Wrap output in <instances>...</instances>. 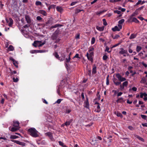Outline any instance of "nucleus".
I'll return each instance as SVG.
<instances>
[{
    "mask_svg": "<svg viewBox=\"0 0 147 147\" xmlns=\"http://www.w3.org/2000/svg\"><path fill=\"white\" fill-rule=\"evenodd\" d=\"M28 132H29L30 134L34 138H36L39 136L38 134V132L34 128H31L28 129Z\"/></svg>",
    "mask_w": 147,
    "mask_h": 147,
    "instance_id": "1",
    "label": "nucleus"
},
{
    "mask_svg": "<svg viewBox=\"0 0 147 147\" xmlns=\"http://www.w3.org/2000/svg\"><path fill=\"white\" fill-rule=\"evenodd\" d=\"M45 43V41L42 42L41 41L36 40L34 42L32 45L35 47H40L44 45Z\"/></svg>",
    "mask_w": 147,
    "mask_h": 147,
    "instance_id": "2",
    "label": "nucleus"
},
{
    "mask_svg": "<svg viewBox=\"0 0 147 147\" xmlns=\"http://www.w3.org/2000/svg\"><path fill=\"white\" fill-rule=\"evenodd\" d=\"M94 53L93 52H89V53L87 52L86 54V56L88 59L92 62L93 61V56H94Z\"/></svg>",
    "mask_w": 147,
    "mask_h": 147,
    "instance_id": "3",
    "label": "nucleus"
},
{
    "mask_svg": "<svg viewBox=\"0 0 147 147\" xmlns=\"http://www.w3.org/2000/svg\"><path fill=\"white\" fill-rule=\"evenodd\" d=\"M58 37V35L56 34L53 33L51 36V38L53 40H55V43H58L60 40V39Z\"/></svg>",
    "mask_w": 147,
    "mask_h": 147,
    "instance_id": "4",
    "label": "nucleus"
},
{
    "mask_svg": "<svg viewBox=\"0 0 147 147\" xmlns=\"http://www.w3.org/2000/svg\"><path fill=\"white\" fill-rule=\"evenodd\" d=\"M28 28V24H26L25 26H24L22 27V32L23 34L26 38H28V32L26 31V28Z\"/></svg>",
    "mask_w": 147,
    "mask_h": 147,
    "instance_id": "5",
    "label": "nucleus"
},
{
    "mask_svg": "<svg viewBox=\"0 0 147 147\" xmlns=\"http://www.w3.org/2000/svg\"><path fill=\"white\" fill-rule=\"evenodd\" d=\"M52 24L51 21L49 20L45 23L42 24V26L43 27H45L47 29L50 28V25Z\"/></svg>",
    "mask_w": 147,
    "mask_h": 147,
    "instance_id": "6",
    "label": "nucleus"
},
{
    "mask_svg": "<svg viewBox=\"0 0 147 147\" xmlns=\"http://www.w3.org/2000/svg\"><path fill=\"white\" fill-rule=\"evenodd\" d=\"M116 76L118 78L119 82H121L125 81L126 80L125 78L122 77L119 73L116 74Z\"/></svg>",
    "mask_w": 147,
    "mask_h": 147,
    "instance_id": "7",
    "label": "nucleus"
},
{
    "mask_svg": "<svg viewBox=\"0 0 147 147\" xmlns=\"http://www.w3.org/2000/svg\"><path fill=\"white\" fill-rule=\"evenodd\" d=\"M45 134L46 136L49 137L51 141L53 142L55 141L54 138L53 136V134L51 132H46L45 133Z\"/></svg>",
    "mask_w": 147,
    "mask_h": 147,
    "instance_id": "8",
    "label": "nucleus"
},
{
    "mask_svg": "<svg viewBox=\"0 0 147 147\" xmlns=\"http://www.w3.org/2000/svg\"><path fill=\"white\" fill-rule=\"evenodd\" d=\"M53 55L57 59L61 61H63L65 57H59L57 52H55L54 53Z\"/></svg>",
    "mask_w": 147,
    "mask_h": 147,
    "instance_id": "9",
    "label": "nucleus"
},
{
    "mask_svg": "<svg viewBox=\"0 0 147 147\" xmlns=\"http://www.w3.org/2000/svg\"><path fill=\"white\" fill-rule=\"evenodd\" d=\"M22 25L24 24L26 22L28 23V15H26L24 18H22L20 20Z\"/></svg>",
    "mask_w": 147,
    "mask_h": 147,
    "instance_id": "10",
    "label": "nucleus"
},
{
    "mask_svg": "<svg viewBox=\"0 0 147 147\" xmlns=\"http://www.w3.org/2000/svg\"><path fill=\"white\" fill-rule=\"evenodd\" d=\"M20 123L18 121H13L12 125L13 127H18L20 129V127L19 126Z\"/></svg>",
    "mask_w": 147,
    "mask_h": 147,
    "instance_id": "11",
    "label": "nucleus"
},
{
    "mask_svg": "<svg viewBox=\"0 0 147 147\" xmlns=\"http://www.w3.org/2000/svg\"><path fill=\"white\" fill-rule=\"evenodd\" d=\"M120 51L119 52V53L120 54L123 55L124 54H127L128 55V54L127 53V50H124L123 48H120Z\"/></svg>",
    "mask_w": 147,
    "mask_h": 147,
    "instance_id": "12",
    "label": "nucleus"
},
{
    "mask_svg": "<svg viewBox=\"0 0 147 147\" xmlns=\"http://www.w3.org/2000/svg\"><path fill=\"white\" fill-rule=\"evenodd\" d=\"M138 14V11H137V10H136L130 16L129 19L128 20V22H131V19H132V17L137 15Z\"/></svg>",
    "mask_w": 147,
    "mask_h": 147,
    "instance_id": "13",
    "label": "nucleus"
},
{
    "mask_svg": "<svg viewBox=\"0 0 147 147\" xmlns=\"http://www.w3.org/2000/svg\"><path fill=\"white\" fill-rule=\"evenodd\" d=\"M10 60L12 61L13 64L14 66L18 68V61H16L13 58L11 57L9 58Z\"/></svg>",
    "mask_w": 147,
    "mask_h": 147,
    "instance_id": "14",
    "label": "nucleus"
},
{
    "mask_svg": "<svg viewBox=\"0 0 147 147\" xmlns=\"http://www.w3.org/2000/svg\"><path fill=\"white\" fill-rule=\"evenodd\" d=\"M113 81L114 84L116 86L119 85L121 84V82L118 81L117 78H114L113 79Z\"/></svg>",
    "mask_w": 147,
    "mask_h": 147,
    "instance_id": "15",
    "label": "nucleus"
},
{
    "mask_svg": "<svg viewBox=\"0 0 147 147\" xmlns=\"http://www.w3.org/2000/svg\"><path fill=\"white\" fill-rule=\"evenodd\" d=\"M11 127H10L9 128V130L12 132H15L16 131L19 130L20 129H19L18 127H12L11 129H10Z\"/></svg>",
    "mask_w": 147,
    "mask_h": 147,
    "instance_id": "16",
    "label": "nucleus"
},
{
    "mask_svg": "<svg viewBox=\"0 0 147 147\" xmlns=\"http://www.w3.org/2000/svg\"><path fill=\"white\" fill-rule=\"evenodd\" d=\"M133 135H134V136L135 137V138H137L141 141H142V142L144 141V139L142 138V137L139 136L135 134H134Z\"/></svg>",
    "mask_w": 147,
    "mask_h": 147,
    "instance_id": "17",
    "label": "nucleus"
},
{
    "mask_svg": "<svg viewBox=\"0 0 147 147\" xmlns=\"http://www.w3.org/2000/svg\"><path fill=\"white\" fill-rule=\"evenodd\" d=\"M71 55H72V53H71V52L69 53V55L68 58H66V61H65L66 65H67V64L66 63H68L70 62V60L71 59V58H70V56Z\"/></svg>",
    "mask_w": 147,
    "mask_h": 147,
    "instance_id": "18",
    "label": "nucleus"
},
{
    "mask_svg": "<svg viewBox=\"0 0 147 147\" xmlns=\"http://www.w3.org/2000/svg\"><path fill=\"white\" fill-rule=\"evenodd\" d=\"M72 119H71L68 121H66L65 123L62 125H66V126L69 125L71 123L72 121Z\"/></svg>",
    "mask_w": 147,
    "mask_h": 147,
    "instance_id": "19",
    "label": "nucleus"
},
{
    "mask_svg": "<svg viewBox=\"0 0 147 147\" xmlns=\"http://www.w3.org/2000/svg\"><path fill=\"white\" fill-rule=\"evenodd\" d=\"M11 141L17 144H18L20 145H23V143L22 142H20L18 140H11Z\"/></svg>",
    "mask_w": 147,
    "mask_h": 147,
    "instance_id": "20",
    "label": "nucleus"
},
{
    "mask_svg": "<svg viewBox=\"0 0 147 147\" xmlns=\"http://www.w3.org/2000/svg\"><path fill=\"white\" fill-rule=\"evenodd\" d=\"M62 26V25L61 24H57L53 26L50 27V30H51L53 28H55L58 27H60Z\"/></svg>",
    "mask_w": 147,
    "mask_h": 147,
    "instance_id": "21",
    "label": "nucleus"
},
{
    "mask_svg": "<svg viewBox=\"0 0 147 147\" xmlns=\"http://www.w3.org/2000/svg\"><path fill=\"white\" fill-rule=\"evenodd\" d=\"M56 9L60 13H62L63 10V9L62 7L59 6H57L56 8Z\"/></svg>",
    "mask_w": 147,
    "mask_h": 147,
    "instance_id": "22",
    "label": "nucleus"
},
{
    "mask_svg": "<svg viewBox=\"0 0 147 147\" xmlns=\"http://www.w3.org/2000/svg\"><path fill=\"white\" fill-rule=\"evenodd\" d=\"M9 22L8 24V26L10 27H11L13 24V20L11 18H9Z\"/></svg>",
    "mask_w": 147,
    "mask_h": 147,
    "instance_id": "23",
    "label": "nucleus"
},
{
    "mask_svg": "<svg viewBox=\"0 0 147 147\" xmlns=\"http://www.w3.org/2000/svg\"><path fill=\"white\" fill-rule=\"evenodd\" d=\"M96 67L95 65H94L92 69V73L93 74H95L96 73Z\"/></svg>",
    "mask_w": 147,
    "mask_h": 147,
    "instance_id": "24",
    "label": "nucleus"
},
{
    "mask_svg": "<svg viewBox=\"0 0 147 147\" xmlns=\"http://www.w3.org/2000/svg\"><path fill=\"white\" fill-rule=\"evenodd\" d=\"M112 30L114 32L120 30V29H119V28L117 26H115L114 28H112Z\"/></svg>",
    "mask_w": 147,
    "mask_h": 147,
    "instance_id": "25",
    "label": "nucleus"
},
{
    "mask_svg": "<svg viewBox=\"0 0 147 147\" xmlns=\"http://www.w3.org/2000/svg\"><path fill=\"white\" fill-rule=\"evenodd\" d=\"M96 29L99 31H102L104 30V27L103 26L100 27L98 26H96Z\"/></svg>",
    "mask_w": 147,
    "mask_h": 147,
    "instance_id": "26",
    "label": "nucleus"
},
{
    "mask_svg": "<svg viewBox=\"0 0 147 147\" xmlns=\"http://www.w3.org/2000/svg\"><path fill=\"white\" fill-rule=\"evenodd\" d=\"M39 13L44 16H46L47 14L46 12L42 10H40Z\"/></svg>",
    "mask_w": 147,
    "mask_h": 147,
    "instance_id": "27",
    "label": "nucleus"
},
{
    "mask_svg": "<svg viewBox=\"0 0 147 147\" xmlns=\"http://www.w3.org/2000/svg\"><path fill=\"white\" fill-rule=\"evenodd\" d=\"M140 97L141 98H142L143 96H144V97L147 96V94L145 92L143 93L142 92H140Z\"/></svg>",
    "mask_w": 147,
    "mask_h": 147,
    "instance_id": "28",
    "label": "nucleus"
},
{
    "mask_svg": "<svg viewBox=\"0 0 147 147\" xmlns=\"http://www.w3.org/2000/svg\"><path fill=\"white\" fill-rule=\"evenodd\" d=\"M136 36H137L136 34H132L130 35V36L129 38L130 39H132L136 37Z\"/></svg>",
    "mask_w": 147,
    "mask_h": 147,
    "instance_id": "29",
    "label": "nucleus"
},
{
    "mask_svg": "<svg viewBox=\"0 0 147 147\" xmlns=\"http://www.w3.org/2000/svg\"><path fill=\"white\" fill-rule=\"evenodd\" d=\"M130 22H134L136 23H139V21L136 18H133L132 20L131 21V20Z\"/></svg>",
    "mask_w": 147,
    "mask_h": 147,
    "instance_id": "30",
    "label": "nucleus"
},
{
    "mask_svg": "<svg viewBox=\"0 0 147 147\" xmlns=\"http://www.w3.org/2000/svg\"><path fill=\"white\" fill-rule=\"evenodd\" d=\"M100 105H97V110L96 111V112L97 113H99L100 111L101 110L100 109Z\"/></svg>",
    "mask_w": 147,
    "mask_h": 147,
    "instance_id": "31",
    "label": "nucleus"
},
{
    "mask_svg": "<svg viewBox=\"0 0 147 147\" xmlns=\"http://www.w3.org/2000/svg\"><path fill=\"white\" fill-rule=\"evenodd\" d=\"M38 50H31L30 51V52L31 53H38Z\"/></svg>",
    "mask_w": 147,
    "mask_h": 147,
    "instance_id": "32",
    "label": "nucleus"
},
{
    "mask_svg": "<svg viewBox=\"0 0 147 147\" xmlns=\"http://www.w3.org/2000/svg\"><path fill=\"white\" fill-rule=\"evenodd\" d=\"M58 143H59V145L60 146H62L63 147H66V145L64 144L61 141H59L58 142Z\"/></svg>",
    "mask_w": 147,
    "mask_h": 147,
    "instance_id": "33",
    "label": "nucleus"
},
{
    "mask_svg": "<svg viewBox=\"0 0 147 147\" xmlns=\"http://www.w3.org/2000/svg\"><path fill=\"white\" fill-rule=\"evenodd\" d=\"M142 49V47L139 46H137L136 50L137 52H139Z\"/></svg>",
    "mask_w": 147,
    "mask_h": 147,
    "instance_id": "34",
    "label": "nucleus"
},
{
    "mask_svg": "<svg viewBox=\"0 0 147 147\" xmlns=\"http://www.w3.org/2000/svg\"><path fill=\"white\" fill-rule=\"evenodd\" d=\"M8 49L9 51H13L14 50L13 47L11 45H10Z\"/></svg>",
    "mask_w": 147,
    "mask_h": 147,
    "instance_id": "35",
    "label": "nucleus"
},
{
    "mask_svg": "<svg viewBox=\"0 0 147 147\" xmlns=\"http://www.w3.org/2000/svg\"><path fill=\"white\" fill-rule=\"evenodd\" d=\"M84 103L85 105L84 107L86 108H88L89 107V104L88 100H87V101H85Z\"/></svg>",
    "mask_w": 147,
    "mask_h": 147,
    "instance_id": "36",
    "label": "nucleus"
},
{
    "mask_svg": "<svg viewBox=\"0 0 147 147\" xmlns=\"http://www.w3.org/2000/svg\"><path fill=\"white\" fill-rule=\"evenodd\" d=\"M128 82L127 81H125L122 84L124 87H127L128 84Z\"/></svg>",
    "mask_w": 147,
    "mask_h": 147,
    "instance_id": "37",
    "label": "nucleus"
},
{
    "mask_svg": "<svg viewBox=\"0 0 147 147\" xmlns=\"http://www.w3.org/2000/svg\"><path fill=\"white\" fill-rule=\"evenodd\" d=\"M116 115L118 117H120L121 118H122L123 117L122 115L121 114V113L119 112H117Z\"/></svg>",
    "mask_w": 147,
    "mask_h": 147,
    "instance_id": "38",
    "label": "nucleus"
},
{
    "mask_svg": "<svg viewBox=\"0 0 147 147\" xmlns=\"http://www.w3.org/2000/svg\"><path fill=\"white\" fill-rule=\"evenodd\" d=\"M18 138V136L16 135H11L10 137V138L11 139H15Z\"/></svg>",
    "mask_w": 147,
    "mask_h": 147,
    "instance_id": "39",
    "label": "nucleus"
},
{
    "mask_svg": "<svg viewBox=\"0 0 147 147\" xmlns=\"http://www.w3.org/2000/svg\"><path fill=\"white\" fill-rule=\"evenodd\" d=\"M95 41V39L94 37H93L91 39V44L92 45H93L94 44Z\"/></svg>",
    "mask_w": 147,
    "mask_h": 147,
    "instance_id": "40",
    "label": "nucleus"
},
{
    "mask_svg": "<svg viewBox=\"0 0 147 147\" xmlns=\"http://www.w3.org/2000/svg\"><path fill=\"white\" fill-rule=\"evenodd\" d=\"M109 48L107 46L106 47V49L105 50V51H107L108 53H111V50L109 51Z\"/></svg>",
    "mask_w": 147,
    "mask_h": 147,
    "instance_id": "41",
    "label": "nucleus"
},
{
    "mask_svg": "<svg viewBox=\"0 0 147 147\" xmlns=\"http://www.w3.org/2000/svg\"><path fill=\"white\" fill-rule=\"evenodd\" d=\"M13 80L14 82H17L19 80V79L18 78H15V77H13Z\"/></svg>",
    "mask_w": 147,
    "mask_h": 147,
    "instance_id": "42",
    "label": "nucleus"
},
{
    "mask_svg": "<svg viewBox=\"0 0 147 147\" xmlns=\"http://www.w3.org/2000/svg\"><path fill=\"white\" fill-rule=\"evenodd\" d=\"M109 75H108L106 78V84L108 85L109 84Z\"/></svg>",
    "mask_w": 147,
    "mask_h": 147,
    "instance_id": "43",
    "label": "nucleus"
},
{
    "mask_svg": "<svg viewBox=\"0 0 147 147\" xmlns=\"http://www.w3.org/2000/svg\"><path fill=\"white\" fill-rule=\"evenodd\" d=\"M124 19H122L119 21L118 22V23L119 24H122L124 22Z\"/></svg>",
    "mask_w": 147,
    "mask_h": 147,
    "instance_id": "44",
    "label": "nucleus"
},
{
    "mask_svg": "<svg viewBox=\"0 0 147 147\" xmlns=\"http://www.w3.org/2000/svg\"><path fill=\"white\" fill-rule=\"evenodd\" d=\"M141 117L144 120H146L147 118V116L146 115H140Z\"/></svg>",
    "mask_w": 147,
    "mask_h": 147,
    "instance_id": "45",
    "label": "nucleus"
},
{
    "mask_svg": "<svg viewBox=\"0 0 147 147\" xmlns=\"http://www.w3.org/2000/svg\"><path fill=\"white\" fill-rule=\"evenodd\" d=\"M120 88L119 89L121 90H123L124 88L125 87L122 85V84H120Z\"/></svg>",
    "mask_w": 147,
    "mask_h": 147,
    "instance_id": "46",
    "label": "nucleus"
},
{
    "mask_svg": "<svg viewBox=\"0 0 147 147\" xmlns=\"http://www.w3.org/2000/svg\"><path fill=\"white\" fill-rule=\"evenodd\" d=\"M79 55L78 54H76L75 55L73 58V59H74L75 58H77L78 59H80V57L79 56Z\"/></svg>",
    "mask_w": 147,
    "mask_h": 147,
    "instance_id": "47",
    "label": "nucleus"
},
{
    "mask_svg": "<svg viewBox=\"0 0 147 147\" xmlns=\"http://www.w3.org/2000/svg\"><path fill=\"white\" fill-rule=\"evenodd\" d=\"M41 2L38 1H36L35 3V4L36 5H41Z\"/></svg>",
    "mask_w": 147,
    "mask_h": 147,
    "instance_id": "48",
    "label": "nucleus"
},
{
    "mask_svg": "<svg viewBox=\"0 0 147 147\" xmlns=\"http://www.w3.org/2000/svg\"><path fill=\"white\" fill-rule=\"evenodd\" d=\"M102 21L103 23V25L105 26H106L107 25V24L106 22V19H102Z\"/></svg>",
    "mask_w": 147,
    "mask_h": 147,
    "instance_id": "49",
    "label": "nucleus"
},
{
    "mask_svg": "<svg viewBox=\"0 0 147 147\" xmlns=\"http://www.w3.org/2000/svg\"><path fill=\"white\" fill-rule=\"evenodd\" d=\"M83 11L82 10H81V9H76V10L75 11V14H77L78 13L80 12L81 11Z\"/></svg>",
    "mask_w": 147,
    "mask_h": 147,
    "instance_id": "50",
    "label": "nucleus"
},
{
    "mask_svg": "<svg viewBox=\"0 0 147 147\" xmlns=\"http://www.w3.org/2000/svg\"><path fill=\"white\" fill-rule=\"evenodd\" d=\"M108 58V57L106 55H104L102 57L103 59L105 61Z\"/></svg>",
    "mask_w": 147,
    "mask_h": 147,
    "instance_id": "51",
    "label": "nucleus"
},
{
    "mask_svg": "<svg viewBox=\"0 0 147 147\" xmlns=\"http://www.w3.org/2000/svg\"><path fill=\"white\" fill-rule=\"evenodd\" d=\"M128 128L131 131L134 130V128L132 126H129L128 127Z\"/></svg>",
    "mask_w": 147,
    "mask_h": 147,
    "instance_id": "52",
    "label": "nucleus"
},
{
    "mask_svg": "<svg viewBox=\"0 0 147 147\" xmlns=\"http://www.w3.org/2000/svg\"><path fill=\"white\" fill-rule=\"evenodd\" d=\"M94 50V48L93 47H90L89 48V50H88V51L89 52H93L92 51Z\"/></svg>",
    "mask_w": 147,
    "mask_h": 147,
    "instance_id": "53",
    "label": "nucleus"
},
{
    "mask_svg": "<svg viewBox=\"0 0 147 147\" xmlns=\"http://www.w3.org/2000/svg\"><path fill=\"white\" fill-rule=\"evenodd\" d=\"M114 13H117L118 14H121V12L120 11H119L118 10H115L114 11Z\"/></svg>",
    "mask_w": 147,
    "mask_h": 147,
    "instance_id": "54",
    "label": "nucleus"
},
{
    "mask_svg": "<svg viewBox=\"0 0 147 147\" xmlns=\"http://www.w3.org/2000/svg\"><path fill=\"white\" fill-rule=\"evenodd\" d=\"M42 19V18L39 16H38L36 17V20L38 21H41Z\"/></svg>",
    "mask_w": 147,
    "mask_h": 147,
    "instance_id": "55",
    "label": "nucleus"
},
{
    "mask_svg": "<svg viewBox=\"0 0 147 147\" xmlns=\"http://www.w3.org/2000/svg\"><path fill=\"white\" fill-rule=\"evenodd\" d=\"M62 100V99H59L57 100L56 102V103H57L58 104H60L61 102V101Z\"/></svg>",
    "mask_w": 147,
    "mask_h": 147,
    "instance_id": "56",
    "label": "nucleus"
},
{
    "mask_svg": "<svg viewBox=\"0 0 147 147\" xmlns=\"http://www.w3.org/2000/svg\"><path fill=\"white\" fill-rule=\"evenodd\" d=\"M121 0H114L113 1H112L111 0H110L109 1L110 2H113V3L117 2H118L119 1H120Z\"/></svg>",
    "mask_w": 147,
    "mask_h": 147,
    "instance_id": "57",
    "label": "nucleus"
},
{
    "mask_svg": "<svg viewBox=\"0 0 147 147\" xmlns=\"http://www.w3.org/2000/svg\"><path fill=\"white\" fill-rule=\"evenodd\" d=\"M87 73L89 76H91V70L90 69V70H88V71L87 72Z\"/></svg>",
    "mask_w": 147,
    "mask_h": 147,
    "instance_id": "58",
    "label": "nucleus"
},
{
    "mask_svg": "<svg viewBox=\"0 0 147 147\" xmlns=\"http://www.w3.org/2000/svg\"><path fill=\"white\" fill-rule=\"evenodd\" d=\"M10 69V71H11V74H12V75L13 74H16L17 73V72H16V71H11V69Z\"/></svg>",
    "mask_w": 147,
    "mask_h": 147,
    "instance_id": "59",
    "label": "nucleus"
},
{
    "mask_svg": "<svg viewBox=\"0 0 147 147\" xmlns=\"http://www.w3.org/2000/svg\"><path fill=\"white\" fill-rule=\"evenodd\" d=\"M142 64L145 67H147V65L144 63V62L143 61L142 62Z\"/></svg>",
    "mask_w": 147,
    "mask_h": 147,
    "instance_id": "60",
    "label": "nucleus"
},
{
    "mask_svg": "<svg viewBox=\"0 0 147 147\" xmlns=\"http://www.w3.org/2000/svg\"><path fill=\"white\" fill-rule=\"evenodd\" d=\"M144 7V6H141V7L138 8V9H136V10H137V11H138V10H142V9H143Z\"/></svg>",
    "mask_w": 147,
    "mask_h": 147,
    "instance_id": "61",
    "label": "nucleus"
},
{
    "mask_svg": "<svg viewBox=\"0 0 147 147\" xmlns=\"http://www.w3.org/2000/svg\"><path fill=\"white\" fill-rule=\"evenodd\" d=\"M142 2V1L141 0H139L138 1L137 3L135 5H139V4L141 3Z\"/></svg>",
    "mask_w": 147,
    "mask_h": 147,
    "instance_id": "62",
    "label": "nucleus"
},
{
    "mask_svg": "<svg viewBox=\"0 0 147 147\" xmlns=\"http://www.w3.org/2000/svg\"><path fill=\"white\" fill-rule=\"evenodd\" d=\"M59 32V30L57 29V30L54 32V34H56L57 35L58 34Z\"/></svg>",
    "mask_w": 147,
    "mask_h": 147,
    "instance_id": "63",
    "label": "nucleus"
},
{
    "mask_svg": "<svg viewBox=\"0 0 147 147\" xmlns=\"http://www.w3.org/2000/svg\"><path fill=\"white\" fill-rule=\"evenodd\" d=\"M123 92H120L117 94V96L118 97L120 96L121 95L123 94Z\"/></svg>",
    "mask_w": 147,
    "mask_h": 147,
    "instance_id": "64",
    "label": "nucleus"
}]
</instances>
